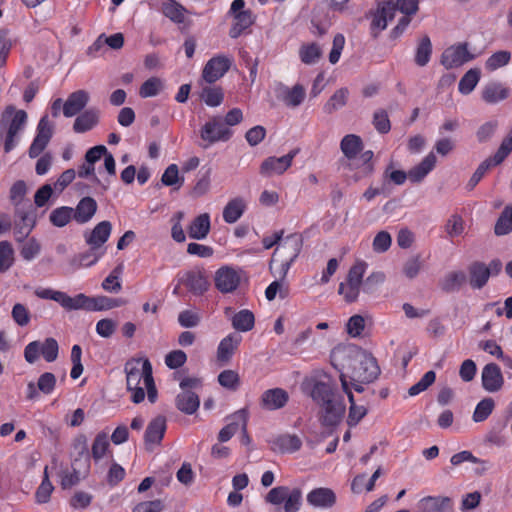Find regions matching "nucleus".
<instances>
[{
    "label": "nucleus",
    "mask_w": 512,
    "mask_h": 512,
    "mask_svg": "<svg viewBox=\"0 0 512 512\" xmlns=\"http://www.w3.org/2000/svg\"><path fill=\"white\" fill-rule=\"evenodd\" d=\"M419 512H453L452 501L448 497L427 496L418 502Z\"/></svg>",
    "instance_id": "31"
},
{
    "label": "nucleus",
    "mask_w": 512,
    "mask_h": 512,
    "mask_svg": "<svg viewBox=\"0 0 512 512\" xmlns=\"http://www.w3.org/2000/svg\"><path fill=\"white\" fill-rule=\"evenodd\" d=\"M244 8V0H234L228 11V15L233 18V23L229 29V36L233 39L240 37L255 22L252 11Z\"/></svg>",
    "instance_id": "7"
},
{
    "label": "nucleus",
    "mask_w": 512,
    "mask_h": 512,
    "mask_svg": "<svg viewBox=\"0 0 512 512\" xmlns=\"http://www.w3.org/2000/svg\"><path fill=\"white\" fill-rule=\"evenodd\" d=\"M307 502L314 507L329 508L336 502L335 493L329 488H315L307 494Z\"/></svg>",
    "instance_id": "35"
},
{
    "label": "nucleus",
    "mask_w": 512,
    "mask_h": 512,
    "mask_svg": "<svg viewBox=\"0 0 512 512\" xmlns=\"http://www.w3.org/2000/svg\"><path fill=\"white\" fill-rule=\"evenodd\" d=\"M27 123V113L24 110H16L14 106H7L0 119V138L4 139L5 153L12 151L17 143V135Z\"/></svg>",
    "instance_id": "3"
},
{
    "label": "nucleus",
    "mask_w": 512,
    "mask_h": 512,
    "mask_svg": "<svg viewBox=\"0 0 512 512\" xmlns=\"http://www.w3.org/2000/svg\"><path fill=\"white\" fill-rule=\"evenodd\" d=\"M200 321V314L194 310L186 309L178 315V323L183 328H194L199 325Z\"/></svg>",
    "instance_id": "63"
},
{
    "label": "nucleus",
    "mask_w": 512,
    "mask_h": 512,
    "mask_svg": "<svg viewBox=\"0 0 512 512\" xmlns=\"http://www.w3.org/2000/svg\"><path fill=\"white\" fill-rule=\"evenodd\" d=\"M511 60V53L506 50H501L493 53L485 62V68L488 71H495L503 66H506Z\"/></svg>",
    "instance_id": "55"
},
{
    "label": "nucleus",
    "mask_w": 512,
    "mask_h": 512,
    "mask_svg": "<svg viewBox=\"0 0 512 512\" xmlns=\"http://www.w3.org/2000/svg\"><path fill=\"white\" fill-rule=\"evenodd\" d=\"M41 251V245L34 237L27 239L21 247L20 255L26 261L33 260Z\"/></svg>",
    "instance_id": "61"
},
{
    "label": "nucleus",
    "mask_w": 512,
    "mask_h": 512,
    "mask_svg": "<svg viewBox=\"0 0 512 512\" xmlns=\"http://www.w3.org/2000/svg\"><path fill=\"white\" fill-rule=\"evenodd\" d=\"M321 55V49L316 43L304 44L299 49V57L307 65L316 63Z\"/></svg>",
    "instance_id": "52"
},
{
    "label": "nucleus",
    "mask_w": 512,
    "mask_h": 512,
    "mask_svg": "<svg viewBox=\"0 0 512 512\" xmlns=\"http://www.w3.org/2000/svg\"><path fill=\"white\" fill-rule=\"evenodd\" d=\"M53 136V125L47 115L41 117L36 128V136L34 137L28 155L30 158H37L47 147Z\"/></svg>",
    "instance_id": "11"
},
{
    "label": "nucleus",
    "mask_w": 512,
    "mask_h": 512,
    "mask_svg": "<svg viewBox=\"0 0 512 512\" xmlns=\"http://www.w3.org/2000/svg\"><path fill=\"white\" fill-rule=\"evenodd\" d=\"M437 158L433 152H430L416 166L408 171V179L412 183H420L435 168Z\"/></svg>",
    "instance_id": "33"
},
{
    "label": "nucleus",
    "mask_w": 512,
    "mask_h": 512,
    "mask_svg": "<svg viewBox=\"0 0 512 512\" xmlns=\"http://www.w3.org/2000/svg\"><path fill=\"white\" fill-rule=\"evenodd\" d=\"M467 281L466 274L461 270L450 271L439 281L440 289L445 293L459 291Z\"/></svg>",
    "instance_id": "36"
},
{
    "label": "nucleus",
    "mask_w": 512,
    "mask_h": 512,
    "mask_svg": "<svg viewBox=\"0 0 512 512\" xmlns=\"http://www.w3.org/2000/svg\"><path fill=\"white\" fill-rule=\"evenodd\" d=\"M14 264V250L10 242L0 241V273L7 272Z\"/></svg>",
    "instance_id": "53"
},
{
    "label": "nucleus",
    "mask_w": 512,
    "mask_h": 512,
    "mask_svg": "<svg viewBox=\"0 0 512 512\" xmlns=\"http://www.w3.org/2000/svg\"><path fill=\"white\" fill-rule=\"evenodd\" d=\"M275 93L278 100L291 108L300 106L306 97V90L301 84H295L293 87H288L280 83L275 88Z\"/></svg>",
    "instance_id": "20"
},
{
    "label": "nucleus",
    "mask_w": 512,
    "mask_h": 512,
    "mask_svg": "<svg viewBox=\"0 0 512 512\" xmlns=\"http://www.w3.org/2000/svg\"><path fill=\"white\" fill-rule=\"evenodd\" d=\"M175 404L181 412L191 415L199 408L200 400L194 392L183 391L177 395Z\"/></svg>",
    "instance_id": "39"
},
{
    "label": "nucleus",
    "mask_w": 512,
    "mask_h": 512,
    "mask_svg": "<svg viewBox=\"0 0 512 512\" xmlns=\"http://www.w3.org/2000/svg\"><path fill=\"white\" fill-rule=\"evenodd\" d=\"M242 341V336L233 332L224 337L217 347L216 358L217 362L220 365L228 364L235 352L237 351L240 343Z\"/></svg>",
    "instance_id": "22"
},
{
    "label": "nucleus",
    "mask_w": 512,
    "mask_h": 512,
    "mask_svg": "<svg viewBox=\"0 0 512 512\" xmlns=\"http://www.w3.org/2000/svg\"><path fill=\"white\" fill-rule=\"evenodd\" d=\"M167 429L165 416L159 415L153 418L145 431L144 442L148 450H152L155 445H160Z\"/></svg>",
    "instance_id": "21"
},
{
    "label": "nucleus",
    "mask_w": 512,
    "mask_h": 512,
    "mask_svg": "<svg viewBox=\"0 0 512 512\" xmlns=\"http://www.w3.org/2000/svg\"><path fill=\"white\" fill-rule=\"evenodd\" d=\"M148 366L149 368H152L150 361L146 359L142 363L141 369L138 367H126V383L128 390L141 385V382H143V384L145 385V380L148 373Z\"/></svg>",
    "instance_id": "40"
},
{
    "label": "nucleus",
    "mask_w": 512,
    "mask_h": 512,
    "mask_svg": "<svg viewBox=\"0 0 512 512\" xmlns=\"http://www.w3.org/2000/svg\"><path fill=\"white\" fill-rule=\"evenodd\" d=\"M297 154L298 149H294L281 157H268L262 162L260 173L264 176L283 174L288 168L291 167L292 161Z\"/></svg>",
    "instance_id": "17"
},
{
    "label": "nucleus",
    "mask_w": 512,
    "mask_h": 512,
    "mask_svg": "<svg viewBox=\"0 0 512 512\" xmlns=\"http://www.w3.org/2000/svg\"><path fill=\"white\" fill-rule=\"evenodd\" d=\"M303 239L299 234L288 235L274 251L271 263L277 261L276 257L296 260L302 250Z\"/></svg>",
    "instance_id": "19"
},
{
    "label": "nucleus",
    "mask_w": 512,
    "mask_h": 512,
    "mask_svg": "<svg viewBox=\"0 0 512 512\" xmlns=\"http://www.w3.org/2000/svg\"><path fill=\"white\" fill-rule=\"evenodd\" d=\"M34 293L40 299L53 300L59 303L64 309L68 311L80 309L88 311H100L119 306L117 300L107 296L89 297L83 293H80L74 297H71L65 292L53 290L51 288H37Z\"/></svg>",
    "instance_id": "1"
},
{
    "label": "nucleus",
    "mask_w": 512,
    "mask_h": 512,
    "mask_svg": "<svg viewBox=\"0 0 512 512\" xmlns=\"http://www.w3.org/2000/svg\"><path fill=\"white\" fill-rule=\"evenodd\" d=\"M474 59L468 50L467 43H458L446 48L440 58V63L446 69H452L462 66L463 64Z\"/></svg>",
    "instance_id": "12"
},
{
    "label": "nucleus",
    "mask_w": 512,
    "mask_h": 512,
    "mask_svg": "<svg viewBox=\"0 0 512 512\" xmlns=\"http://www.w3.org/2000/svg\"><path fill=\"white\" fill-rule=\"evenodd\" d=\"M218 383L227 390L236 391L240 387L241 380L237 371L226 369L218 375Z\"/></svg>",
    "instance_id": "50"
},
{
    "label": "nucleus",
    "mask_w": 512,
    "mask_h": 512,
    "mask_svg": "<svg viewBox=\"0 0 512 512\" xmlns=\"http://www.w3.org/2000/svg\"><path fill=\"white\" fill-rule=\"evenodd\" d=\"M254 325V314L248 309L240 310L232 318L233 328L240 332H248L254 328Z\"/></svg>",
    "instance_id": "44"
},
{
    "label": "nucleus",
    "mask_w": 512,
    "mask_h": 512,
    "mask_svg": "<svg viewBox=\"0 0 512 512\" xmlns=\"http://www.w3.org/2000/svg\"><path fill=\"white\" fill-rule=\"evenodd\" d=\"M450 462L453 466H458L462 464L463 462H472L475 464H481L483 467L481 469H476V473L479 475H482L487 470V464L488 462L486 460H482L480 458L475 457L470 451L464 450L459 453L454 454Z\"/></svg>",
    "instance_id": "47"
},
{
    "label": "nucleus",
    "mask_w": 512,
    "mask_h": 512,
    "mask_svg": "<svg viewBox=\"0 0 512 512\" xmlns=\"http://www.w3.org/2000/svg\"><path fill=\"white\" fill-rule=\"evenodd\" d=\"M512 231V206H506L501 212L494 227L497 236L507 235Z\"/></svg>",
    "instance_id": "48"
},
{
    "label": "nucleus",
    "mask_w": 512,
    "mask_h": 512,
    "mask_svg": "<svg viewBox=\"0 0 512 512\" xmlns=\"http://www.w3.org/2000/svg\"><path fill=\"white\" fill-rule=\"evenodd\" d=\"M53 489L54 487L48 476V467H45L43 480L35 493L36 502L39 504L47 503L50 500Z\"/></svg>",
    "instance_id": "56"
},
{
    "label": "nucleus",
    "mask_w": 512,
    "mask_h": 512,
    "mask_svg": "<svg viewBox=\"0 0 512 512\" xmlns=\"http://www.w3.org/2000/svg\"><path fill=\"white\" fill-rule=\"evenodd\" d=\"M265 501L274 506L283 504L284 512H298L302 505V491L299 488L277 486L267 493Z\"/></svg>",
    "instance_id": "5"
},
{
    "label": "nucleus",
    "mask_w": 512,
    "mask_h": 512,
    "mask_svg": "<svg viewBox=\"0 0 512 512\" xmlns=\"http://www.w3.org/2000/svg\"><path fill=\"white\" fill-rule=\"evenodd\" d=\"M232 58L225 55H216L205 64L202 77L207 83H214L219 80L230 69Z\"/></svg>",
    "instance_id": "15"
},
{
    "label": "nucleus",
    "mask_w": 512,
    "mask_h": 512,
    "mask_svg": "<svg viewBox=\"0 0 512 512\" xmlns=\"http://www.w3.org/2000/svg\"><path fill=\"white\" fill-rule=\"evenodd\" d=\"M58 352L59 346L57 341L49 337L43 342L32 341L27 344L24 349V358L28 363L33 364L38 360L41 354L47 362H53L57 359Z\"/></svg>",
    "instance_id": "8"
},
{
    "label": "nucleus",
    "mask_w": 512,
    "mask_h": 512,
    "mask_svg": "<svg viewBox=\"0 0 512 512\" xmlns=\"http://www.w3.org/2000/svg\"><path fill=\"white\" fill-rule=\"evenodd\" d=\"M111 231V223L107 220L101 221L90 232L85 233V241L91 248L101 249L108 241Z\"/></svg>",
    "instance_id": "28"
},
{
    "label": "nucleus",
    "mask_w": 512,
    "mask_h": 512,
    "mask_svg": "<svg viewBox=\"0 0 512 512\" xmlns=\"http://www.w3.org/2000/svg\"><path fill=\"white\" fill-rule=\"evenodd\" d=\"M468 282L473 290H480L485 287L490 279V273L486 268V263L482 261H473L468 268Z\"/></svg>",
    "instance_id": "29"
},
{
    "label": "nucleus",
    "mask_w": 512,
    "mask_h": 512,
    "mask_svg": "<svg viewBox=\"0 0 512 512\" xmlns=\"http://www.w3.org/2000/svg\"><path fill=\"white\" fill-rule=\"evenodd\" d=\"M271 449L279 453H294L302 446L301 439L295 434H281L270 441Z\"/></svg>",
    "instance_id": "30"
},
{
    "label": "nucleus",
    "mask_w": 512,
    "mask_h": 512,
    "mask_svg": "<svg viewBox=\"0 0 512 512\" xmlns=\"http://www.w3.org/2000/svg\"><path fill=\"white\" fill-rule=\"evenodd\" d=\"M348 95L349 91L347 88L338 89L324 105V111L328 114H331L334 111L342 108L347 103Z\"/></svg>",
    "instance_id": "49"
},
{
    "label": "nucleus",
    "mask_w": 512,
    "mask_h": 512,
    "mask_svg": "<svg viewBox=\"0 0 512 512\" xmlns=\"http://www.w3.org/2000/svg\"><path fill=\"white\" fill-rule=\"evenodd\" d=\"M98 205L94 198L83 197L77 204L74 210V220L78 224H85L89 222L97 211Z\"/></svg>",
    "instance_id": "34"
},
{
    "label": "nucleus",
    "mask_w": 512,
    "mask_h": 512,
    "mask_svg": "<svg viewBox=\"0 0 512 512\" xmlns=\"http://www.w3.org/2000/svg\"><path fill=\"white\" fill-rule=\"evenodd\" d=\"M107 453H111L110 451V442L107 432H99L92 443L91 446V454H89L86 440L83 439L82 442V451L80 455L84 456V472H88L90 469V457L94 460L95 463H98Z\"/></svg>",
    "instance_id": "9"
},
{
    "label": "nucleus",
    "mask_w": 512,
    "mask_h": 512,
    "mask_svg": "<svg viewBox=\"0 0 512 512\" xmlns=\"http://www.w3.org/2000/svg\"><path fill=\"white\" fill-rule=\"evenodd\" d=\"M373 125L380 134H387L391 130V123L384 109H379L374 112Z\"/></svg>",
    "instance_id": "64"
},
{
    "label": "nucleus",
    "mask_w": 512,
    "mask_h": 512,
    "mask_svg": "<svg viewBox=\"0 0 512 512\" xmlns=\"http://www.w3.org/2000/svg\"><path fill=\"white\" fill-rule=\"evenodd\" d=\"M246 209L244 200L240 197H236L230 200L223 209V220L232 224L238 221L243 215Z\"/></svg>",
    "instance_id": "42"
},
{
    "label": "nucleus",
    "mask_w": 512,
    "mask_h": 512,
    "mask_svg": "<svg viewBox=\"0 0 512 512\" xmlns=\"http://www.w3.org/2000/svg\"><path fill=\"white\" fill-rule=\"evenodd\" d=\"M341 386L344 393L347 395L350 408L347 423L349 426L357 425L367 414V409L363 405H357L355 403L354 395L349 387L348 381L345 374L340 375Z\"/></svg>",
    "instance_id": "26"
},
{
    "label": "nucleus",
    "mask_w": 512,
    "mask_h": 512,
    "mask_svg": "<svg viewBox=\"0 0 512 512\" xmlns=\"http://www.w3.org/2000/svg\"><path fill=\"white\" fill-rule=\"evenodd\" d=\"M14 236L17 242L24 240L31 233L36 224V215L32 207L28 209L16 208L15 211Z\"/></svg>",
    "instance_id": "13"
},
{
    "label": "nucleus",
    "mask_w": 512,
    "mask_h": 512,
    "mask_svg": "<svg viewBox=\"0 0 512 512\" xmlns=\"http://www.w3.org/2000/svg\"><path fill=\"white\" fill-rule=\"evenodd\" d=\"M310 395L319 405L327 403L338 396L335 393L334 387L330 383L323 381L314 383Z\"/></svg>",
    "instance_id": "41"
},
{
    "label": "nucleus",
    "mask_w": 512,
    "mask_h": 512,
    "mask_svg": "<svg viewBox=\"0 0 512 512\" xmlns=\"http://www.w3.org/2000/svg\"><path fill=\"white\" fill-rule=\"evenodd\" d=\"M161 181L165 186L177 185V188H180L184 183V178L179 176L178 166L170 164L162 174Z\"/></svg>",
    "instance_id": "58"
},
{
    "label": "nucleus",
    "mask_w": 512,
    "mask_h": 512,
    "mask_svg": "<svg viewBox=\"0 0 512 512\" xmlns=\"http://www.w3.org/2000/svg\"><path fill=\"white\" fill-rule=\"evenodd\" d=\"M510 96V88L501 82H489L482 90L481 97L487 104H496Z\"/></svg>",
    "instance_id": "32"
},
{
    "label": "nucleus",
    "mask_w": 512,
    "mask_h": 512,
    "mask_svg": "<svg viewBox=\"0 0 512 512\" xmlns=\"http://www.w3.org/2000/svg\"><path fill=\"white\" fill-rule=\"evenodd\" d=\"M72 219L74 220V210L68 206L55 208L49 215V220L55 227H64Z\"/></svg>",
    "instance_id": "45"
},
{
    "label": "nucleus",
    "mask_w": 512,
    "mask_h": 512,
    "mask_svg": "<svg viewBox=\"0 0 512 512\" xmlns=\"http://www.w3.org/2000/svg\"><path fill=\"white\" fill-rule=\"evenodd\" d=\"M512 152V129L510 130L507 137H505L496 153L493 155V157H490L492 160H494V164H501L508 155Z\"/></svg>",
    "instance_id": "62"
},
{
    "label": "nucleus",
    "mask_w": 512,
    "mask_h": 512,
    "mask_svg": "<svg viewBox=\"0 0 512 512\" xmlns=\"http://www.w3.org/2000/svg\"><path fill=\"white\" fill-rule=\"evenodd\" d=\"M432 43L430 37L428 35H424L421 37L417 43L414 61L415 64L419 67L426 66L432 55Z\"/></svg>",
    "instance_id": "43"
},
{
    "label": "nucleus",
    "mask_w": 512,
    "mask_h": 512,
    "mask_svg": "<svg viewBox=\"0 0 512 512\" xmlns=\"http://www.w3.org/2000/svg\"><path fill=\"white\" fill-rule=\"evenodd\" d=\"M90 100V95L86 90H77L69 94L63 104V115L67 118L79 114Z\"/></svg>",
    "instance_id": "27"
},
{
    "label": "nucleus",
    "mask_w": 512,
    "mask_h": 512,
    "mask_svg": "<svg viewBox=\"0 0 512 512\" xmlns=\"http://www.w3.org/2000/svg\"><path fill=\"white\" fill-rule=\"evenodd\" d=\"M163 14L174 23H183L185 20V9L179 3L171 0L162 6Z\"/></svg>",
    "instance_id": "51"
},
{
    "label": "nucleus",
    "mask_w": 512,
    "mask_h": 512,
    "mask_svg": "<svg viewBox=\"0 0 512 512\" xmlns=\"http://www.w3.org/2000/svg\"><path fill=\"white\" fill-rule=\"evenodd\" d=\"M392 5L394 7V15L399 11L403 16L411 18L419 9V0H392Z\"/></svg>",
    "instance_id": "59"
},
{
    "label": "nucleus",
    "mask_w": 512,
    "mask_h": 512,
    "mask_svg": "<svg viewBox=\"0 0 512 512\" xmlns=\"http://www.w3.org/2000/svg\"><path fill=\"white\" fill-rule=\"evenodd\" d=\"M481 380L483 388L488 392H497L504 384L501 369L495 363H489L483 367Z\"/></svg>",
    "instance_id": "24"
},
{
    "label": "nucleus",
    "mask_w": 512,
    "mask_h": 512,
    "mask_svg": "<svg viewBox=\"0 0 512 512\" xmlns=\"http://www.w3.org/2000/svg\"><path fill=\"white\" fill-rule=\"evenodd\" d=\"M322 408L321 423L333 427L340 423L344 416L346 406L341 396L320 405Z\"/></svg>",
    "instance_id": "18"
},
{
    "label": "nucleus",
    "mask_w": 512,
    "mask_h": 512,
    "mask_svg": "<svg viewBox=\"0 0 512 512\" xmlns=\"http://www.w3.org/2000/svg\"><path fill=\"white\" fill-rule=\"evenodd\" d=\"M495 403L492 398H484L477 405L473 413L474 422L485 421L494 409Z\"/></svg>",
    "instance_id": "57"
},
{
    "label": "nucleus",
    "mask_w": 512,
    "mask_h": 512,
    "mask_svg": "<svg viewBox=\"0 0 512 512\" xmlns=\"http://www.w3.org/2000/svg\"><path fill=\"white\" fill-rule=\"evenodd\" d=\"M202 98L206 105L217 107L223 102L224 94L220 87H207L203 89Z\"/></svg>",
    "instance_id": "60"
},
{
    "label": "nucleus",
    "mask_w": 512,
    "mask_h": 512,
    "mask_svg": "<svg viewBox=\"0 0 512 512\" xmlns=\"http://www.w3.org/2000/svg\"><path fill=\"white\" fill-rule=\"evenodd\" d=\"M380 374V368L377 360L372 355L364 356L360 361L359 367L354 371L353 379L361 383H372Z\"/></svg>",
    "instance_id": "23"
},
{
    "label": "nucleus",
    "mask_w": 512,
    "mask_h": 512,
    "mask_svg": "<svg viewBox=\"0 0 512 512\" xmlns=\"http://www.w3.org/2000/svg\"><path fill=\"white\" fill-rule=\"evenodd\" d=\"M211 229L210 215L203 213L198 215L188 227V235L191 239L202 240L207 237Z\"/></svg>",
    "instance_id": "37"
},
{
    "label": "nucleus",
    "mask_w": 512,
    "mask_h": 512,
    "mask_svg": "<svg viewBox=\"0 0 512 512\" xmlns=\"http://www.w3.org/2000/svg\"><path fill=\"white\" fill-rule=\"evenodd\" d=\"M99 122V111L88 109L81 113L74 121L73 130L76 133H85L94 128Z\"/></svg>",
    "instance_id": "38"
},
{
    "label": "nucleus",
    "mask_w": 512,
    "mask_h": 512,
    "mask_svg": "<svg viewBox=\"0 0 512 512\" xmlns=\"http://www.w3.org/2000/svg\"><path fill=\"white\" fill-rule=\"evenodd\" d=\"M179 283L194 296L203 295L210 287V282L204 268H194L186 271L179 279Z\"/></svg>",
    "instance_id": "10"
},
{
    "label": "nucleus",
    "mask_w": 512,
    "mask_h": 512,
    "mask_svg": "<svg viewBox=\"0 0 512 512\" xmlns=\"http://www.w3.org/2000/svg\"><path fill=\"white\" fill-rule=\"evenodd\" d=\"M202 148L207 149L215 143L227 142L233 136V131L227 127L220 116H213L199 130Z\"/></svg>",
    "instance_id": "4"
},
{
    "label": "nucleus",
    "mask_w": 512,
    "mask_h": 512,
    "mask_svg": "<svg viewBox=\"0 0 512 512\" xmlns=\"http://www.w3.org/2000/svg\"><path fill=\"white\" fill-rule=\"evenodd\" d=\"M394 17L395 15L392 0L379 3L376 11L372 15L370 24L372 36L377 38L379 33L386 29L388 22L393 20Z\"/></svg>",
    "instance_id": "16"
},
{
    "label": "nucleus",
    "mask_w": 512,
    "mask_h": 512,
    "mask_svg": "<svg viewBox=\"0 0 512 512\" xmlns=\"http://www.w3.org/2000/svg\"><path fill=\"white\" fill-rule=\"evenodd\" d=\"M163 87L164 84L160 78L150 77L140 86L139 95L141 98L154 97L160 93Z\"/></svg>",
    "instance_id": "54"
},
{
    "label": "nucleus",
    "mask_w": 512,
    "mask_h": 512,
    "mask_svg": "<svg viewBox=\"0 0 512 512\" xmlns=\"http://www.w3.org/2000/svg\"><path fill=\"white\" fill-rule=\"evenodd\" d=\"M241 281L239 272L231 266H221L216 270L214 275V284L216 289L223 293L228 294L234 292Z\"/></svg>",
    "instance_id": "14"
},
{
    "label": "nucleus",
    "mask_w": 512,
    "mask_h": 512,
    "mask_svg": "<svg viewBox=\"0 0 512 512\" xmlns=\"http://www.w3.org/2000/svg\"><path fill=\"white\" fill-rule=\"evenodd\" d=\"M366 268L367 264L364 261L356 262L349 269L346 280L339 284L338 292L347 303H353L358 299Z\"/></svg>",
    "instance_id": "6"
},
{
    "label": "nucleus",
    "mask_w": 512,
    "mask_h": 512,
    "mask_svg": "<svg viewBox=\"0 0 512 512\" xmlns=\"http://www.w3.org/2000/svg\"><path fill=\"white\" fill-rule=\"evenodd\" d=\"M340 149L344 156L351 161L349 167L351 169H358L355 173L356 180L367 177L373 173V151L367 150L362 152L359 159L356 160L357 155L363 149V141L360 136L355 134L345 135L340 142Z\"/></svg>",
    "instance_id": "2"
},
{
    "label": "nucleus",
    "mask_w": 512,
    "mask_h": 512,
    "mask_svg": "<svg viewBox=\"0 0 512 512\" xmlns=\"http://www.w3.org/2000/svg\"><path fill=\"white\" fill-rule=\"evenodd\" d=\"M289 394L282 388H272L264 391L260 398L261 407L266 410H278L286 406Z\"/></svg>",
    "instance_id": "25"
},
{
    "label": "nucleus",
    "mask_w": 512,
    "mask_h": 512,
    "mask_svg": "<svg viewBox=\"0 0 512 512\" xmlns=\"http://www.w3.org/2000/svg\"><path fill=\"white\" fill-rule=\"evenodd\" d=\"M480 80V70L470 69L460 79L458 84V90L463 95L470 94Z\"/></svg>",
    "instance_id": "46"
}]
</instances>
